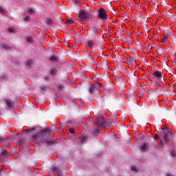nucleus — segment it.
Returning a JSON list of instances; mask_svg holds the SVG:
<instances>
[{"mask_svg":"<svg viewBox=\"0 0 176 176\" xmlns=\"http://www.w3.org/2000/svg\"><path fill=\"white\" fill-rule=\"evenodd\" d=\"M96 124L98 128H94V135L100 134V127H105V119H104V117H98L96 118Z\"/></svg>","mask_w":176,"mask_h":176,"instance_id":"obj_1","label":"nucleus"},{"mask_svg":"<svg viewBox=\"0 0 176 176\" xmlns=\"http://www.w3.org/2000/svg\"><path fill=\"white\" fill-rule=\"evenodd\" d=\"M51 131L52 130H50V128H47L46 129L41 131V133L43 135L42 140L44 142H46L48 145H52V144H53V141L50 140Z\"/></svg>","mask_w":176,"mask_h":176,"instance_id":"obj_2","label":"nucleus"},{"mask_svg":"<svg viewBox=\"0 0 176 176\" xmlns=\"http://www.w3.org/2000/svg\"><path fill=\"white\" fill-rule=\"evenodd\" d=\"M100 87H101V83L100 82H96L95 84H91L89 87L88 91L89 94H93V93H94V91H97V90H98Z\"/></svg>","mask_w":176,"mask_h":176,"instance_id":"obj_3","label":"nucleus"},{"mask_svg":"<svg viewBox=\"0 0 176 176\" xmlns=\"http://www.w3.org/2000/svg\"><path fill=\"white\" fill-rule=\"evenodd\" d=\"M98 17L100 20H107L108 19V15H107V11L105 9L101 8L98 11Z\"/></svg>","mask_w":176,"mask_h":176,"instance_id":"obj_4","label":"nucleus"},{"mask_svg":"<svg viewBox=\"0 0 176 176\" xmlns=\"http://www.w3.org/2000/svg\"><path fill=\"white\" fill-rule=\"evenodd\" d=\"M78 17L82 20H89V19H90V13L87 12L85 10H82L80 11Z\"/></svg>","mask_w":176,"mask_h":176,"instance_id":"obj_5","label":"nucleus"},{"mask_svg":"<svg viewBox=\"0 0 176 176\" xmlns=\"http://www.w3.org/2000/svg\"><path fill=\"white\" fill-rule=\"evenodd\" d=\"M39 133H36V134H34L32 138H31V141H32L33 142H36V141H38V140H39Z\"/></svg>","mask_w":176,"mask_h":176,"instance_id":"obj_6","label":"nucleus"},{"mask_svg":"<svg viewBox=\"0 0 176 176\" xmlns=\"http://www.w3.org/2000/svg\"><path fill=\"white\" fill-rule=\"evenodd\" d=\"M91 30L94 32V34H96L97 31H100L101 30L98 26L96 25H92L91 26Z\"/></svg>","mask_w":176,"mask_h":176,"instance_id":"obj_7","label":"nucleus"},{"mask_svg":"<svg viewBox=\"0 0 176 176\" xmlns=\"http://www.w3.org/2000/svg\"><path fill=\"white\" fill-rule=\"evenodd\" d=\"M149 146V143L146 142L140 146L141 151H146L148 149V146Z\"/></svg>","mask_w":176,"mask_h":176,"instance_id":"obj_8","label":"nucleus"},{"mask_svg":"<svg viewBox=\"0 0 176 176\" xmlns=\"http://www.w3.org/2000/svg\"><path fill=\"white\" fill-rule=\"evenodd\" d=\"M162 78V72H159V71H157V72H155V73H154V74H153V78Z\"/></svg>","mask_w":176,"mask_h":176,"instance_id":"obj_9","label":"nucleus"},{"mask_svg":"<svg viewBox=\"0 0 176 176\" xmlns=\"http://www.w3.org/2000/svg\"><path fill=\"white\" fill-rule=\"evenodd\" d=\"M45 23L47 25H53V19H52V18H47L45 19Z\"/></svg>","mask_w":176,"mask_h":176,"instance_id":"obj_10","label":"nucleus"},{"mask_svg":"<svg viewBox=\"0 0 176 176\" xmlns=\"http://www.w3.org/2000/svg\"><path fill=\"white\" fill-rule=\"evenodd\" d=\"M52 170L53 173H56L57 174L60 173V168H58V166H52Z\"/></svg>","mask_w":176,"mask_h":176,"instance_id":"obj_11","label":"nucleus"},{"mask_svg":"<svg viewBox=\"0 0 176 176\" xmlns=\"http://www.w3.org/2000/svg\"><path fill=\"white\" fill-rule=\"evenodd\" d=\"M87 46H88L89 47H94V42H93V40H88Z\"/></svg>","mask_w":176,"mask_h":176,"instance_id":"obj_12","label":"nucleus"},{"mask_svg":"<svg viewBox=\"0 0 176 176\" xmlns=\"http://www.w3.org/2000/svg\"><path fill=\"white\" fill-rule=\"evenodd\" d=\"M135 63V59L134 58H128L127 63L128 64H134Z\"/></svg>","mask_w":176,"mask_h":176,"instance_id":"obj_13","label":"nucleus"},{"mask_svg":"<svg viewBox=\"0 0 176 176\" xmlns=\"http://www.w3.org/2000/svg\"><path fill=\"white\" fill-rule=\"evenodd\" d=\"M163 137H164V141H165L166 142H168L170 140V136L168 135V133H164Z\"/></svg>","mask_w":176,"mask_h":176,"instance_id":"obj_14","label":"nucleus"},{"mask_svg":"<svg viewBox=\"0 0 176 176\" xmlns=\"http://www.w3.org/2000/svg\"><path fill=\"white\" fill-rule=\"evenodd\" d=\"M50 61H53L54 63H56V61H58V58L56 56H52L50 58Z\"/></svg>","mask_w":176,"mask_h":176,"instance_id":"obj_15","label":"nucleus"},{"mask_svg":"<svg viewBox=\"0 0 176 176\" xmlns=\"http://www.w3.org/2000/svg\"><path fill=\"white\" fill-rule=\"evenodd\" d=\"M6 102L9 108H12V107H13V102H12L11 100H6Z\"/></svg>","mask_w":176,"mask_h":176,"instance_id":"obj_16","label":"nucleus"},{"mask_svg":"<svg viewBox=\"0 0 176 176\" xmlns=\"http://www.w3.org/2000/svg\"><path fill=\"white\" fill-rule=\"evenodd\" d=\"M1 47H3V49H6V50L10 49V47H9L5 43H1Z\"/></svg>","mask_w":176,"mask_h":176,"instance_id":"obj_17","label":"nucleus"},{"mask_svg":"<svg viewBox=\"0 0 176 176\" xmlns=\"http://www.w3.org/2000/svg\"><path fill=\"white\" fill-rule=\"evenodd\" d=\"M50 74L52 76L56 75V74H57V69H56V68L52 69L51 72H50Z\"/></svg>","mask_w":176,"mask_h":176,"instance_id":"obj_18","label":"nucleus"},{"mask_svg":"<svg viewBox=\"0 0 176 176\" xmlns=\"http://www.w3.org/2000/svg\"><path fill=\"white\" fill-rule=\"evenodd\" d=\"M66 23L67 24H73L74 23V20H72V19L71 18H68L67 20H66Z\"/></svg>","mask_w":176,"mask_h":176,"instance_id":"obj_19","label":"nucleus"},{"mask_svg":"<svg viewBox=\"0 0 176 176\" xmlns=\"http://www.w3.org/2000/svg\"><path fill=\"white\" fill-rule=\"evenodd\" d=\"M27 41L29 43H34V38L29 36L27 38Z\"/></svg>","mask_w":176,"mask_h":176,"instance_id":"obj_20","label":"nucleus"},{"mask_svg":"<svg viewBox=\"0 0 176 176\" xmlns=\"http://www.w3.org/2000/svg\"><path fill=\"white\" fill-rule=\"evenodd\" d=\"M8 151L6 150H3V151H1L2 156H8Z\"/></svg>","mask_w":176,"mask_h":176,"instance_id":"obj_21","label":"nucleus"},{"mask_svg":"<svg viewBox=\"0 0 176 176\" xmlns=\"http://www.w3.org/2000/svg\"><path fill=\"white\" fill-rule=\"evenodd\" d=\"M170 155L172 157H176V152L175 151L173 150L170 151Z\"/></svg>","mask_w":176,"mask_h":176,"instance_id":"obj_22","label":"nucleus"},{"mask_svg":"<svg viewBox=\"0 0 176 176\" xmlns=\"http://www.w3.org/2000/svg\"><path fill=\"white\" fill-rule=\"evenodd\" d=\"M87 138H86V137L81 138H80L81 144H85V141H87Z\"/></svg>","mask_w":176,"mask_h":176,"instance_id":"obj_23","label":"nucleus"},{"mask_svg":"<svg viewBox=\"0 0 176 176\" xmlns=\"http://www.w3.org/2000/svg\"><path fill=\"white\" fill-rule=\"evenodd\" d=\"M8 32H10V33H12V34H14L16 32L14 28H9Z\"/></svg>","mask_w":176,"mask_h":176,"instance_id":"obj_24","label":"nucleus"},{"mask_svg":"<svg viewBox=\"0 0 176 176\" xmlns=\"http://www.w3.org/2000/svg\"><path fill=\"white\" fill-rule=\"evenodd\" d=\"M27 67H31L32 65V60H30L28 62H26Z\"/></svg>","mask_w":176,"mask_h":176,"instance_id":"obj_25","label":"nucleus"},{"mask_svg":"<svg viewBox=\"0 0 176 176\" xmlns=\"http://www.w3.org/2000/svg\"><path fill=\"white\" fill-rule=\"evenodd\" d=\"M28 12L30 13V14H34V13H35V11L34 10V9L30 8L28 10Z\"/></svg>","mask_w":176,"mask_h":176,"instance_id":"obj_26","label":"nucleus"},{"mask_svg":"<svg viewBox=\"0 0 176 176\" xmlns=\"http://www.w3.org/2000/svg\"><path fill=\"white\" fill-rule=\"evenodd\" d=\"M59 90H64L65 89V87L63 85V84L59 85L58 86Z\"/></svg>","mask_w":176,"mask_h":176,"instance_id":"obj_27","label":"nucleus"},{"mask_svg":"<svg viewBox=\"0 0 176 176\" xmlns=\"http://www.w3.org/2000/svg\"><path fill=\"white\" fill-rule=\"evenodd\" d=\"M131 170L133 171H138V168H137L136 166H131Z\"/></svg>","mask_w":176,"mask_h":176,"instance_id":"obj_28","label":"nucleus"},{"mask_svg":"<svg viewBox=\"0 0 176 176\" xmlns=\"http://www.w3.org/2000/svg\"><path fill=\"white\" fill-rule=\"evenodd\" d=\"M30 19H31V17L30 16H27L24 18L25 21H30Z\"/></svg>","mask_w":176,"mask_h":176,"instance_id":"obj_29","label":"nucleus"},{"mask_svg":"<svg viewBox=\"0 0 176 176\" xmlns=\"http://www.w3.org/2000/svg\"><path fill=\"white\" fill-rule=\"evenodd\" d=\"M69 131L71 134H75V131H74V129L70 128Z\"/></svg>","mask_w":176,"mask_h":176,"instance_id":"obj_30","label":"nucleus"},{"mask_svg":"<svg viewBox=\"0 0 176 176\" xmlns=\"http://www.w3.org/2000/svg\"><path fill=\"white\" fill-rule=\"evenodd\" d=\"M167 41V36H165L164 38H162L161 42L163 43Z\"/></svg>","mask_w":176,"mask_h":176,"instance_id":"obj_31","label":"nucleus"},{"mask_svg":"<svg viewBox=\"0 0 176 176\" xmlns=\"http://www.w3.org/2000/svg\"><path fill=\"white\" fill-rule=\"evenodd\" d=\"M44 79L46 80L47 81L50 80V76H46L44 77Z\"/></svg>","mask_w":176,"mask_h":176,"instance_id":"obj_32","label":"nucleus"},{"mask_svg":"<svg viewBox=\"0 0 176 176\" xmlns=\"http://www.w3.org/2000/svg\"><path fill=\"white\" fill-rule=\"evenodd\" d=\"M3 141H5V138H3V137H0V144H1V142H3Z\"/></svg>","mask_w":176,"mask_h":176,"instance_id":"obj_33","label":"nucleus"},{"mask_svg":"<svg viewBox=\"0 0 176 176\" xmlns=\"http://www.w3.org/2000/svg\"><path fill=\"white\" fill-rule=\"evenodd\" d=\"M160 145H162V146H164L165 143H164V142L163 140L160 142Z\"/></svg>","mask_w":176,"mask_h":176,"instance_id":"obj_34","label":"nucleus"},{"mask_svg":"<svg viewBox=\"0 0 176 176\" xmlns=\"http://www.w3.org/2000/svg\"><path fill=\"white\" fill-rule=\"evenodd\" d=\"M0 12H5V9L3 8V7L2 6L0 7Z\"/></svg>","mask_w":176,"mask_h":176,"instance_id":"obj_35","label":"nucleus"},{"mask_svg":"<svg viewBox=\"0 0 176 176\" xmlns=\"http://www.w3.org/2000/svg\"><path fill=\"white\" fill-rule=\"evenodd\" d=\"M41 90H46V86H41Z\"/></svg>","mask_w":176,"mask_h":176,"instance_id":"obj_36","label":"nucleus"},{"mask_svg":"<svg viewBox=\"0 0 176 176\" xmlns=\"http://www.w3.org/2000/svg\"><path fill=\"white\" fill-rule=\"evenodd\" d=\"M159 138V135H154V140H157Z\"/></svg>","mask_w":176,"mask_h":176,"instance_id":"obj_37","label":"nucleus"},{"mask_svg":"<svg viewBox=\"0 0 176 176\" xmlns=\"http://www.w3.org/2000/svg\"><path fill=\"white\" fill-rule=\"evenodd\" d=\"M76 3H77L78 5H80V0H77L76 1Z\"/></svg>","mask_w":176,"mask_h":176,"instance_id":"obj_38","label":"nucleus"},{"mask_svg":"<svg viewBox=\"0 0 176 176\" xmlns=\"http://www.w3.org/2000/svg\"><path fill=\"white\" fill-rule=\"evenodd\" d=\"M168 134H173V132H171V131H169Z\"/></svg>","mask_w":176,"mask_h":176,"instance_id":"obj_39","label":"nucleus"},{"mask_svg":"<svg viewBox=\"0 0 176 176\" xmlns=\"http://www.w3.org/2000/svg\"><path fill=\"white\" fill-rule=\"evenodd\" d=\"M167 176H173L171 174H167Z\"/></svg>","mask_w":176,"mask_h":176,"instance_id":"obj_40","label":"nucleus"},{"mask_svg":"<svg viewBox=\"0 0 176 176\" xmlns=\"http://www.w3.org/2000/svg\"><path fill=\"white\" fill-rule=\"evenodd\" d=\"M166 129H168V127L166 126Z\"/></svg>","mask_w":176,"mask_h":176,"instance_id":"obj_41","label":"nucleus"}]
</instances>
